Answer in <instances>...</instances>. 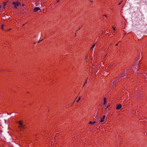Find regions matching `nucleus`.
I'll return each instance as SVG.
<instances>
[{"label": "nucleus", "instance_id": "1", "mask_svg": "<svg viewBox=\"0 0 147 147\" xmlns=\"http://www.w3.org/2000/svg\"><path fill=\"white\" fill-rule=\"evenodd\" d=\"M18 127L21 130H22L24 129L25 128V125L23 124L22 122L21 121H20L18 122Z\"/></svg>", "mask_w": 147, "mask_h": 147}, {"label": "nucleus", "instance_id": "2", "mask_svg": "<svg viewBox=\"0 0 147 147\" xmlns=\"http://www.w3.org/2000/svg\"><path fill=\"white\" fill-rule=\"evenodd\" d=\"M12 3L14 5V7L15 8H17V7L18 6L20 5L18 1H14Z\"/></svg>", "mask_w": 147, "mask_h": 147}, {"label": "nucleus", "instance_id": "3", "mask_svg": "<svg viewBox=\"0 0 147 147\" xmlns=\"http://www.w3.org/2000/svg\"><path fill=\"white\" fill-rule=\"evenodd\" d=\"M98 66H97V67L96 66V65H93L92 67V70L93 71H94V72L95 71H96L95 70L96 68H98Z\"/></svg>", "mask_w": 147, "mask_h": 147}, {"label": "nucleus", "instance_id": "4", "mask_svg": "<svg viewBox=\"0 0 147 147\" xmlns=\"http://www.w3.org/2000/svg\"><path fill=\"white\" fill-rule=\"evenodd\" d=\"M105 115H104L103 116V117H101L100 118V123L102 122H103L104 121V120H105Z\"/></svg>", "mask_w": 147, "mask_h": 147}, {"label": "nucleus", "instance_id": "5", "mask_svg": "<svg viewBox=\"0 0 147 147\" xmlns=\"http://www.w3.org/2000/svg\"><path fill=\"white\" fill-rule=\"evenodd\" d=\"M122 107V105L121 104H119L117 105L116 109L117 110H119Z\"/></svg>", "mask_w": 147, "mask_h": 147}, {"label": "nucleus", "instance_id": "6", "mask_svg": "<svg viewBox=\"0 0 147 147\" xmlns=\"http://www.w3.org/2000/svg\"><path fill=\"white\" fill-rule=\"evenodd\" d=\"M133 71L134 72H135L137 74L138 73V70L137 69V68H135L134 69H133Z\"/></svg>", "mask_w": 147, "mask_h": 147}, {"label": "nucleus", "instance_id": "7", "mask_svg": "<svg viewBox=\"0 0 147 147\" xmlns=\"http://www.w3.org/2000/svg\"><path fill=\"white\" fill-rule=\"evenodd\" d=\"M40 9L39 7H36L34 9V12H36L38 10H40Z\"/></svg>", "mask_w": 147, "mask_h": 147}, {"label": "nucleus", "instance_id": "8", "mask_svg": "<svg viewBox=\"0 0 147 147\" xmlns=\"http://www.w3.org/2000/svg\"><path fill=\"white\" fill-rule=\"evenodd\" d=\"M107 101V99L106 98L104 97V98L103 104L104 105H105L106 104V103Z\"/></svg>", "mask_w": 147, "mask_h": 147}, {"label": "nucleus", "instance_id": "9", "mask_svg": "<svg viewBox=\"0 0 147 147\" xmlns=\"http://www.w3.org/2000/svg\"><path fill=\"white\" fill-rule=\"evenodd\" d=\"M95 122H96L95 121H94V122H92L91 121H90L89 122V124H92V125H94L95 123Z\"/></svg>", "mask_w": 147, "mask_h": 147}, {"label": "nucleus", "instance_id": "10", "mask_svg": "<svg viewBox=\"0 0 147 147\" xmlns=\"http://www.w3.org/2000/svg\"><path fill=\"white\" fill-rule=\"evenodd\" d=\"M4 26V24L3 23H2L1 24V29L3 30V27Z\"/></svg>", "mask_w": 147, "mask_h": 147}, {"label": "nucleus", "instance_id": "11", "mask_svg": "<svg viewBox=\"0 0 147 147\" xmlns=\"http://www.w3.org/2000/svg\"><path fill=\"white\" fill-rule=\"evenodd\" d=\"M110 106V105L109 104H108L107 106H105L104 108L105 109H107L108 107H109Z\"/></svg>", "mask_w": 147, "mask_h": 147}, {"label": "nucleus", "instance_id": "12", "mask_svg": "<svg viewBox=\"0 0 147 147\" xmlns=\"http://www.w3.org/2000/svg\"><path fill=\"white\" fill-rule=\"evenodd\" d=\"M80 97H79L78 100L76 101L77 102H78L80 100Z\"/></svg>", "mask_w": 147, "mask_h": 147}, {"label": "nucleus", "instance_id": "13", "mask_svg": "<svg viewBox=\"0 0 147 147\" xmlns=\"http://www.w3.org/2000/svg\"><path fill=\"white\" fill-rule=\"evenodd\" d=\"M96 43H95L92 46V47H91V49H92V48H94V47L95 46V45L96 44Z\"/></svg>", "mask_w": 147, "mask_h": 147}, {"label": "nucleus", "instance_id": "14", "mask_svg": "<svg viewBox=\"0 0 147 147\" xmlns=\"http://www.w3.org/2000/svg\"><path fill=\"white\" fill-rule=\"evenodd\" d=\"M87 83V80H86L84 83V84L83 85V87Z\"/></svg>", "mask_w": 147, "mask_h": 147}, {"label": "nucleus", "instance_id": "15", "mask_svg": "<svg viewBox=\"0 0 147 147\" xmlns=\"http://www.w3.org/2000/svg\"><path fill=\"white\" fill-rule=\"evenodd\" d=\"M6 5V3H5L4 4H3V6H4V7H3V8L4 9H5V7H4V6H5Z\"/></svg>", "mask_w": 147, "mask_h": 147}, {"label": "nucleus", "instance_id": "16", "mask_svg": "<svg viewBox=\"0 0 147 147\" xmlns=\"http://www.w3.org/2000/svg\"><path fill=\"white\" fill-rule=\"evenodd\" d=\"M112 28H113V30L115 31V27H114L113 26L112 27Z\"/></svg>", "mask_w": 147, "mask_h": 147}, {"label": "nucleus", "instance_id": "17", "mask_svg": "<svg viewBox=\"0 0 147 147\" xmlns=\"http://www.w3.org/2000/svg\"><path fill=\"white\" fill-rule=\"evenodd\" d=\"M122 1H121L119 3L118 5H120V4H121L122 3Z\"/></svg>", "mask_w": 147, "mask_h": 147}, {"label": "nucleus", "instance_id": "18", "mask_svg": "<svg viewBox=\"0 0 147 147\" xmlns=\"http://www.w3.org/2000/svg\"><path fill=\"white\" fill-rule=\"evenodd\" d=\"M90 3H92V0H90Z\"/></svg>", "mask_w": 147, "mask_h": 147}, {"label": "nucleus", "instance_id": "19", "mask_svg": "<svg viewBox=\"0 0 147 147\" xmlns=\"http://www.w3.org/2000/svg\"><path fill=\"white\" fill-rule=\"evenodd\" d=\"M99 72V71H98V70H97V71H96V73H97V74H98Z\"/></svg>", "mask_w": 147, "mask_h": 147}, {"label": "nucleus", "instance_id": "20", "mask_svg": "<svg viewBox=\"0 0 147 147\" xmlns=\"http://www.w3.org/2000/svg\"><path fill=\"white\" fill-rule=\"evenodd\" d=\"M118 45V43H117V44L116 45H116V46H117V45Z\"/></svg>", "mask_w": 147, "mask_h": 147}, {"label": "nucleus", "instance_id": "21", "mask_svg": "<svg viewBox=\"0 0 147 147\" xmlns=\"http://www.w3.org/2000/svg\"><path fill=\"white\" fill-rule=\"evenodd\" d=\"M103 16H105V17H107V15H103Z\"/></svg>", "mask_w": 147, "mask_h": 147}, {"label": "nucleus", "instance_id": "22", "mask_svg": "<svg viewBox=\"0 0 147 147\" xmlns=\"http://www.w3.org/2000/svg\"><path fill=\"white\" fill-rule=\"evenodd\" d=\"M59 1V0L57 1V3H58Z\"/></svg>", "mask_w": 147, "mask_h": 147}, {"label": "nucleus", "instance_id": "23", "mask_svg": "<svg viewBox=\"0 0 147 147\" xmlns=\"http://www.w3.org/2000/svg\"><path fill=\"white\" fill-rule=\"evenodd\" d=\"M11 30V29H9V30Z\"/></svg>", "mask_w": 147, "mask_h": 147}, {"label": "nucleus", "instance_id": "24", "mask_svg": "<svg viewBox=\"0 0 147 147\" xmlns=\"http://www.w3.org/2000/svg\"><path fill=\"white\" fill-rule=\"evenodd\" d=\"M138 61H137V62L138 63Z\"/></svg>", "mask_w": 147, "mask_h": 147}]
</instances>
